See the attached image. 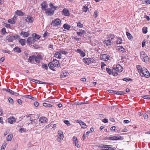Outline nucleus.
<instances>
[{"label": "nucleus", "mask_w": 150, "mask_h": 150, "mask_svg": "<svg viewBox=\"0 0 150 150\" xmlns=\"http://www.w3.org/2000/svg\"><path fill=\"white\" fill-rule=\"evenodd\" d=\"M50 8L47 9L45 11L46 14L48 16H51L54 13L55 10L57 8V6H54L52 3H50L49 4Z\"/></svg>", "instance_id": "nucleus-1"}, {"label": "nucleus", "mask_w": 150, "mask_h": 150, "mask_svg": "<svg viewBox=\"0 0 150 150\" xmlns=\"http://www.w3.org/2000/svg\"><path fill=\"white\" fill-rule=\"evenodd\" d=\"M112 146L110 145L101 144L97 146L100 149L103 150H115L116 148L115 147H111Z\"/></svg>", "instance_id": "nucleus-2"}, {"label": "nucleus", "mask_w": 150, "mask_h": 150, "mask_svg": "<svg viewBox=\"0 0 150 150\" xmlns=\"http://www.w3.org/2000/svg\"><path fill=\"white\" fill-rule=\"evenodd\" d=\"M61 21L58 18L52 21L51 24V27L52 29H56L57 27L59 26L60 24Z\"/></svg>", "instance_id": "nucleus-3"}, {"label": "nucleus", "mask_w": 150, "mask_h": 150, "mask_svg": "<svg viewBox=\"0 0 150 150\" xmlns=\"http://www.w3.org/2000/svg\"><path fill=\"white\" fill-rule=\"evenodd\" d=\"M140 58L143 61L145 62H147L149 61V57L144 52L141 51L140 52Z\"/></svg>", "instance_id": "nucleus-4"}, {"label": "nucleus", "mask_w": 150, "mask_h": 150, "mask_svg": "<svg viewBox=\"0 0 150 150\" xmlns=\"http://www.w3.org/2000/svg\"><path fill=\"white\" fill-rule=\"evenodd\" d=\"M140 74L142 77L144 76L146 78H149L150 76L149 72L145 67H143L142 68V72Z\"/></svg>", "instance_id": "nucleus-5"}, {"label": "nucleus", "mask_w": 150, "mask_h": 150, "mask_svg": "<svg viewBox=\"0 0 150 150\" xmlns=\"http://www.w3.org/2000/svg\"><path fill=\"white\" fill-rule=\"evenodd\" d=\"M66 51L64 50H60L59 52H56L54 54V57L56 58L59 59H61L62 57V54H65Z\"/></svg>", "instance_id": "nucleus-6"}, {"label": "nucleus", "mask_w": 150, "mask_h": 150, "mask_svg": "<svg viewBox=\"0 0 150 150\" xmlns=\"http://www.w3.org/2000/svg\"><path fill=\"white\" fill-rule=\"evenodd\" d=\"M36 40L35 38L32 36L28 38L27 40V42L29 45H30L34 44Z\"/></svg>", "instance_id": "nucleus-7"}, {"label": "nucleus", "mask_w": 150, "mask_h": 150, "mask_svg": "<svg viewBox=\"0 0 150 150\" xmlns=\"http://www.w3.org/2000/svg\"><path fill=\"white\" fill-rule=\"evenodd\" d=\"M100 57L101 60L106 61L109 59L110 56L107 54H103L100 55Z\"/></svg>", "instance_id": "nucleus-8"}, {"label": "nucleus", "mask_w": 150, "mask_h": 150, "mask_svg": "<svg viewBox=\"0 0 150 150\" xmlns=\"http://www.w3.org/2000/svg\"><path fill=\"white\" fill-rule=\"evenodd\" d=\"M58 141H60L63 139L64 137L62 131L59 130L58 131Z\"/></svg>", "instance_id": "nucleus-9"}, {"label": "nucleus", "mask_w": 150, "mask_h": 150, "mask_svg": "<svg viewBox=\"0 0 150 150\" xmlns=\"http://www.w3.org/2000/svg\"><path fill=\"white\" fill-rule=\"evenodd\" d=\"M92 59L91 58H85L83 59V62L86 64L89 65L91 63Z\"/></svg>", "instance_id": "nucleus-10"}, {"label": "nucleus", "mask_w": 150, "mask_h": 150, "mask_svg": "<svg viewBox=\"0 0 150 150\" xmlns=\"http://www.w3.org/2000/svg\"><path fill=\"white\" fill-rule=\"evenodd\" d=\"M73 143L75 145V146L77 148H79L80 146L78 144V141L77 137L75 136H74L73 138Z\"/></svg>", "instance_id": "nucleus-11"}, {"label": "nucleus", "mask_w": 150, "mask_h": 150, "mask_svg": "<svg viewBox=\"0 0 150 150\" xmlns=\"http://www.w3.org/2000/svg\"><path fill=\"white\" fill-rule=\"evenodd\" d=\"M47 119L45 117H42L39 119V122L42 123H45L47 122Z\"/></svg>", "instance_id": "nucleus-12"}, {"label": "nucleus", "mask_w": 150, "mask_h": 150, "mask_svg": "<svg viewBox=\"0 0 150 150\" xmlns=\"http://www.w3.org/2000/svg\"><path fill=\"white\" fill-rule=\"evenodd\" d=\"M25 20L26 22L28 23H32L33 22L34 19L33 17L30 16H27V17H25Z\"/></svg>", "instance_id": "nucleus-13"}, {"label": "nucleus", "mask_w": 150, "mask_h": 150, "mask_svg": "<svg viewBox=\"0 0 150 150\" xmlns=\"http://www.w3.org/2000/svg\"><path fill=\"white\" fill-rule=\"evenodd\" d=\"M112 42V41L110 39L105 40L103 41V43L105 45L107 46H108L111 45Z\"/></svg>", "instance_id": "nucleus-14"}, {"label": "nucleus", "mask_w": 150, "mask_h": 150, "mask_svg": "<svg viewBox=\"0 0 150 150\" xmlns=\"http://www.w3.org/2000/svg\"><path fill=\"white\" fill-rule=\"evenodd\" d=\"M35 55H32L29 57L28 59V62L32 64H34L35 63Z\"/></svg>", "instance_id": "nucleus-15"}, {"label": "nucleus", "mask_w": 150, "mask_h": 150, "mask_svg": "<svg viewBox=\"0 0 150 150\" xmlns=\"http://www.w3.org/2000/svg\"><path fill=\"white\" fill-rule=\"evenodd\" d=\"M52 62V65L54 66V67H57L59 66V61L56 59H54Z\"/></svg>", "instance_id": "nucleus-16"}, {"label": "nucleus", "mask_w": 150, "mask_h": 150, "mask_svg": "<svg viewBox=\"0 0 150 150\" xmlns=\"http://www.w3.org/2000/svg\"><path fill=\"white\" fill-rule=\"evenodd\" d=\"M8 122L10 124H12L16 121V119L13 117H10L8 119Z\"/></svg>", "instance_id": "nucleus-17"}, {"label": "nucleus", "mask_w": 150, "mask_h": 150, "mask_svg": "<svg viewBox=\"0 0 150 150\" xmlns=\"http://www.w3.org/2000/svg\"><path fill=\"white\" fill-rule=\"evenodd\" d=\"M121 137L120 136H114L111 137V140L115 141L119 140L121 139Z\"/></svg>", "instance_id": "nucleus-18"}, {"label": "nucleus", "mask_w": 150, "mask_h": 150, "mask_svg": "<svg viewBox=\"0 0 150 150\" xmlns=\"http://www.w3.org/2000/svg\"><path fill=\"white\" fill-rule=\"evenodd\" d=\"M41 6L42 9L45 11L47 9L46 8L47 7V2L45 1L41 4Z\"/></svg>", "instance_id": "nucleus-19"}, {"label": "nucleus", "mask_w": 150, "mask_h": 150, "mask_svg": "<svg viewBox=\"0 0 150 150\" xmlns=\"http://www.w3.org/2000/svg\"><path fill=\"white\" fill-rule=\"evenodd\" d=\"M20 35H21L23 36V38H26L30 34L27 32L21 31V32Z\"/></svg>", "instance_id": "nucleus-20"}, {"label": "nucleus", "mask_w": 150, "mask_h": 150, "mask_svg": "<svg viewBox=\"0 0 150 150\" xmlns=\"http://www.w3.org/2000/svg\"><path fill=\"white\" fill-rule=\"evenodd\" d=\"M112 74L114 76H116L118 75V71L115 67L113 68L112 69Z\"/></svg>", "instance_id": "nucleus-21"}, {"label": "nucleus", "mask_w": 150, "mask_h": 150, "mask_svg": "<svg viewBox=\"0 0 150 150\" xmlns=\"http://www.w3.org/2000/svg\"><path fill=\"white\" fill-rule=\"evenodd\" d=\"M88 6V4H85L83 6L82 10L83 12H86L89 10Z\"/></svg>", "instance_id": "nucleus-22"}, {"label": "nucleus", "mask_w": 150, "mask_h": 150, "mask_svg": "<svg viewBox=\"0 0 150 150\" xmlns=\"http://www.w3.org/2000/svg\"><path fill=\"white\" fill-rule=\"evenodd\" d=\"M115 67L119 73L123 71L122 67L120 64L117 65Z\"/></svg>", "instance_id": "nucleus-23"}, {"label": "nucleus", "mask_w": 150, "mask_h": 150, "mask_svg": "<svg viewBox=\"0 0 150 150\" xmlns=\"http://www.w3.org/2000/svg\"><path fill=\"white\" fill-rule=\"evenodd\" d=\"M30 120L32 122L29 123L28 124V125H29L31 127L32 126H33V125H35L36 122H37V120L34 119L33 120V119H32V120Z\"/></svg>", "instance_id": "nucleus-24"}, {"label": "nucleus", "mask_w": 150, "mask_h": 150, "mask_svg": "<svg viewBox=\"0 0 150 150\" xmlns=\"http://www.w3.org/2000/svg\"><path fill=\"white\" fill-rule=\"evenodd\" d=\"M39 121H38L37 120V122H36V124H35V125H33V126H32V128H39L41 126V124L39 123Z\"/></svg>", "instance_id": "nucleus-25"}, {"label": "nucleus", "mask_w": 150, "mask_h": 150, "mask_svg": "<svg viewBox=\"0 0 150 150\" xmlns=\"http://www.w3.org/2000/svg\"><path fill=\"white\" fill-rule=\"evenodd\" d=\"M16 14L18 16H23L24 15L25 13L20 10H17L16 11Z\"/></svg>", "instance_id": "nucleus-26"}, {"label": "nucleus", "mask_w": 150, "mask_h": 150, "mask_svg": "<svg viewBox=\"0 0 150 150\" xmlns=\"http://www.w3.org/2000/svg\"><path fill=\"white\" fill-rule=\"evenodd\" d=\"M6 39L8 41V42H12L14 40V38L13 36L9 35L7 37Z\"/></svg>", "instance_id": "nucleus-27"}, {"label": "nucleus", "mask_w": 150, "mask_h": 150, "mask_svg": "<svg viewBox=\"0 0 150 150\" xmlns=\"http://www.w3.org/2000/svg\"><path fill=\"white\" fill-rule=\"evenodd\" d=\"M118 51L120 52L124 53L126 52V50L122 46L119 47L117 49Z\"/></svg>", "instance_id": "nucleus-28"}, {"label": "nucleus", "mask_w": 150, "mask_h": 150, "mask_svg": "<svg viewBox=\"0 0 150 150\" xmlns=\"http://www.w3.org/2000/svg\"><path fill=\"white\" fill-rule=\"evenodd\" d=\"M114 93L117 95H124L126 94L124 91H115Z\"/></svg>", "instance_id": "nucleus-29"}, {"label": "nucleus", "mask_w": 150, "mask_h": 150, "mask_svg": "<svg viewBox=\"0 0 150 150\" xmlns=\"http://www.w3.org/2000/svg\"><path fill=\"white\" fill-rule=\"evenodd\" d=\"M41 58V55L35 56V62L37 63H39Z\"/></svg>", "instance_id": "nucleus-30"}, {"label": "nucleus", "mask_w": 150, "mask_h": 150, "mask_svg": "<svg viewBox=\"0 0 150 150\" xmlns=\"http://www.w3.org/2000/svg\"><path fill=\"white\" fill-rule=\"evenodd\" d=\"M14 18L15 16H14L12 19H8V23L12 24L15 23L16 21H15Z\"/></svg>", "instance_id": "nucleus-31"}, {"label": "nucleus", "mask_w": 150, "mask_h": 150, "mask_svg": "<svg viewBox=\"0 0 150 150\" xmlns=\"http://www.w3.org/2000/svg\"><path fill=\"white\" fill-rule=\"evenodd\" d=\"M52 64V62L48 64V66L49 68L52 70L55 71V68H54V66H53Z\"/></svg>", "instance_id": "nucleus-32"}, {"label": "nucleus", "mask_w": 150, "mask_h": 150, "mask_svg": "<svg viewBox=\"0 0 150 150\" xmlns=\"http://www.w3.org/2000/svg\"><path fill=\"white\" fill-rule=\"evenodd\" d=\"M25 97L27 98L32 99L33 100H36V98H35L29 95H26L25 96Z\"/></svg>", "instance_id": "nucleus-33"}, {"label": "nucleus", "mask_w": 150, "mask_h": 150, "mask_svg": "<svg viewBox=\"0 0 150 150\" xmlns=\"http://www.w3.org/2000/svg\"><path fill=\"white\" fill-rule=\"evenodd\" d=\"M19 42L22 46L24 45H25V40L24 39H21L19 40Z\"/></svg>", "instance_id": "nucleus-34"}, {"label": "nucleus", "mask_w": 150, "mask_h": 150, "mask_svg": "<svg viewBox=\"0 0 150 150\" xmlns=\"http://www.w3.org/2000/svg\"><path fill=\"white\" fill-rule=\"evenodd\" d=\"M137 68L140 74L141 72H142V68L141 66L139 65H137Z\"/></svg>", "instance_id": "nucleus-35"}, {"label": "nucleus", "mask_w": 150, "mask_h": 150, "mask_svg": "<svg viewBox=\"0 0 150 150\" xmlns=\"http://www.w3.org/2000/svg\"><path fill=\"white\" fill-rule=\"evenodd\" d=\"M13 50L14 51H15L18 53H20L21 52V49L17 47L14 48L13 49Z\"/></svg>", "instance_id": "nucleus-36"}, {"label": "nucleus", "mask_w": 150, "mask_h": 150, "mask_svg": "<svg viewBox=\"0 0 150 150\" xmlns=\"http://www.w3.org/2000/svg\"><path fill=\"white\" fill-rule=\"evenodd\" d=\"M85 32V31L84 30H83L81 31L78 32L77 33V34L78 35L80 36H82L83 35L84 33Z\"/></svg>", "instance_id": "nucleus-37"}, {"label": "nucleus", "mask_w": 150, "mask_h": 150, "mask_svg": "<svg viewBox=\"0 0 150 150\" xmlns=\"http://www.w3.org/2000/svg\"><path fill=\"white\" fill-rule=\"evenodd\" d=\"M115 37L114 35L113 34H112L108 35V38L109 39H110L112 40Z\"/></svg>", "instance_id": "nucleus-38"}, {"label": "nucleus", "mask_w": 150, "mask_h": 150, "mask_svg": "<svg viewBox=\"0 0 150 150\" xmlns=\"http://www.w3.org/2000/svg\"><path fill=\"white\" fill-rule=\"evenodd\" d=\"M32 36L33 37L35 38L36 39H39L40 38V37L38 35H37L35 33H33L32 34Z\"/></svg>", "instance_id": "nucleus-39"}, {"label": "nucleus", "mask_w": 150, "mask_h": 150, "mask_svg": "<svg viewBox=\"0 0 150 150\" xmlns=\"http://www.w3.org/2000/svg\"><path fill=\"white\" fill-rule=\"evenodd\" d=\"M126 35L127 36V38L131 40L132 38H133L132 35L128 32H126Z\"/></svg>", "instance_id": "nucleus-40"}, {"label": "nucleus", "mask_w": 150, "mask_h": 150, "mask_svg": "<svg viewBox=\"0 0 150 150\" xmlns=\"http://www.w3.org/2000/svg\"><path fill=\"white\" fill-rule=\"evenodd\" d=\"M142 4H150V0H143Z\"/></svg>", "instance_id": "nucleus-41"}, {"label": "nucleus", "mask_w": 150, "mask_h": 150, "mask_svg": "<svg viewBox=\"0 0 150 150\" xmlns=\"http://www.w3.org/2000/svg\"><path fill=\"white\" fill-rule=\"evenodd\" d=\"M13 137V135L12 134H10L7 136L6 138L7 140L10 141L11 140Z\"/></svg>", "instance_id": "nucleus-42"}, {"label": "nucleus", "mask_w": 150, "mask_h": 150, "mask_svg": "<svg viewBox=\"0 0 150 150\" xmlns=\"http://www.w3.org/2000/svg\"><path fill=\"white\" fill-rule=\"evenodd\" d=\"M122 40L121 38H118L117 41V44H121L122 42Z\"/></svg>", "instance_id": "nucleus-43"}, {"label": "nucleus", "mask_w": 150, "mask_h": 150, "mask_svg": "<svg viewBox=\"0 0 150 150\" xmlns=\"http://www.w3.org/2000/svg\"><path fill=\"white\" fill-rule=\"evenodd\" d=\"M142 32L143 33H146L147 32V28L146 27H144L142 28Z\"/></svg>", "instance_id": "nucleus-44"}, {"label": "nucleus", "mask_w": 150, "mask_h": 150, "mask_svg": "<svg viewBox=\"0 0 150 150\" xmlns=\"http://www.w3.org/2000/svg\"><path fill=\"white\" fill-rule=\"evenodd\" d=\"M107 72L110 75L112 73V70L108 68H106V69Z\"/></svg>", "instance_id": "nucleus-45"}, {"label": "nucleus", "mask_w": 150, "mask_h": 150, "mask_svg": "<svg viewBox=\"0 0 150 150\" xmlns=\"http://www.w3.org/2000/svg\"><path fill=\"white\" fill-rule=\"evenodd\" d=\"M80 125L82 128H83L84 129L86 128L87 127L86 124L83 122H82V123H81V125Z\"/></svg>", "instance_id": "nucleus-46"}, {"label": "nucleus", "mask_w": 150, "mask_h": 150, "mask_svg": "<svg viewBox=\"0 0 150 150\" xmlns=\"http://www.w3.org/2000/svg\"><path fill=\"white\" fill-rule=\"evenodd\" d=\"M98 10H96L94 12L93 14V16L94 17L96 18L98 16Z\"/></svg>", "instance_id": "nucleus-47"}, {"label": "nucleus", "mask_w": 150, "mask_h": 150, "mask_svg": "<svg viewBox=\"0 0 150 150\" xmlns=\"http://www.w3.org/2000/svg\"><path fill=\"white\" fill-rule=\"evenodd\" d=\"M77 26L79 28H82L83 27V25L81 24L80 22L77 23Z\"/></svg>", "instance_id": "nucleus-48"}, {"label": "nucleus", "mask_w": 150, "mask_h": 150, "mask_svg": "<svg viewBox=\"0 0 150 150\" xmlns=\"http://www.w3.org/2000/svg\"><path fill=\"white\" fill-rule=\"evenodd\" d=\"M36 83H39V84H47L48 83L43 82L40 81L38 80H37Z\"/></svg>", "instance_id": "nucleus-49"}, {"label": "nucleus", "mask_w": 150, "mask_h": 150, "mask_svg": "<svg viewBox=\"0 0 150 150\" xmlns=\"http://www.w3.org/2000/svg\"><path fill=\"white\" fill-rule=\"evenodd\" d=\"M65 71H63L62 74L60 75V77L62 78H63L64 77L66 76Z\"/></svg>", "instance_id": "nucleus-50"}, {"label": "nucleus", "mask_w": 150, "mask_h": 150, "mask_svg": "<svg viewBox=\"0 0 150 150\" xmlns=\"http://www.w3.org/2000/svg\"><path fill=\"white\" fill-rule=\"evenodd\" d=\"M42 67L43 68L45 69L46 70H47L48 69L47 65L46 64H42Z\"/></svg>", "instance_id": "nucleus-51"}, {"label": "nucleus", "mask_w": 150, "mask_h": 150, "mask_svg": "<svg viewBox=\"0 0 150 150\" xmlns=\"http://www.w3.org/2000/svg\"><path fill=\"white\" fill-rule=\"evenodd\" d=\"M141 97L142 98L145 99H150V97L148 96V95L143 96Z\"/></svg>", "instance_id": "nucleus-52"}, {"label": "nucleus", "mask_w": 150, "mask_h": 150, "mask_svg": "<svg viewBox=\"0 0 150 150\" xmlns=\"http://www.w3.org/2000/svg\"><path fill=\"white\" fill-rule=\"evenodd\" d=\"M123 81H132V79L130 78L127 79V78H124L123 79Z\"/></svg>", "instance_id": "nucleus-53"}, {"label": "nucleus", "mask_w": 150, "mask_h": 150, "mask_svg": "<svg viewBox=\"0 0 150 150\" xmlns=\"http://www.w3.org/2000/svg\"><path fill=\"white\" fill-rule=\"evenodd\" d=\"M1 31L3 34H5L6 33V28H2L1 30Z\"/></svg>", "instance_id": "nucleus-54"}, {"label": "nucleus", "mask_w": 150, "mask_h": 150, "mask_svg": "<svg viewBox=\"0 0 150 150\" xmlns=\"http://www.w3.org/2000/svg\"><path fill=\"white\" fill-rule=\"evenodd\" d=\"M101 68H102V69L103 70V67H104L106 65V64L103 62H102L101 63Z\"/></svg>", "instance_id": "nucleus-55"}, {"label": "nucleus", "mask_w": 150, "mask_h": 150, "mask_svg": "<svg viewBox=\"0 0 150 150\" xmlns=\"http://www.w3.org/2000/svg\"><path fill=\"white\" fill-rule=\"evenodd\" d=\"M71 28L70 25L66 24V30H69Z\"/></svg>", "instance_id": "nucleus-56"}, {"label": "nucleus", "mask_w": 150, "mask_h": 150, "mask_svg": "<svg viewBox=\"0 0 150 150\" xmlns=\"http://www.w3.org/2000/svg\"><path fill=\"white\" fill-rule=\"evenodd\" d=\"M8 100L9 102L11 103H13V100L11 98H9L8 99Z\"/></svg>", "instance_id": "nucleus-57"}, {"label": "nucleus", "mask_w": 150, "mask_h": 150, "mask_svg": "<svg viewBox=\"0 0 150 150\" xmlns=\"http://www.w3.org/2000/svg\"><path fill=\"white\" fill-rule=\"evenodd\" d=\"M62 13L63 15L66 16V9L65 8L63 9L62 11Z\"/></svg>", "instance_id": "nucleus-58"}, {"label": "nucleus", "mask_w": 150, "mask_h": 150, "mask_svg": "<svg viewBox=\"0 0 150 150\" xmlns=\"http://www.w3.org/2000/svg\"><path fill=\"white\" fill-rule=\"evenodd\" d=\"M6 143H4L2 145L1 148L4 149L6 147Z\"/></svg>", "instance_id": "nucleus-59"}, {"label": "nucleus", "mask_w": 150, "mask_h": 150, "mask_svg": "<svg viewBox=\"0 0 150 150\" xmlns=\"http://www.w3.org/2000/svg\"><path fill=\"white\" fill-rule=\"evenodd\" d=\"M34 105L35 107H38L39 105V103L38 102H37V101H35V102H34Z\"/></svg>", "instance_id": "nucleus-60"}, {"label": "nucleus", "mask_w": 150, "mask_h": 150, "mask_svg": "<svg viewBox=\"0 0 150 150\" xmlns=\"http://www.w3.org/2000/svg\"><path fill=\"white\" fill-rule=\"evenodd\" d=\"M80 54L81 56L83 57H84L85 56V53L83 51L81 52V53Z\"/></svg>", "instance_id": "nucleus-61"}, {"label": "nucleus", "mask_w": 150, "mask_h": 150, "mask_svg": "<svg viewBox=\"0 0 150 150\" xmlns=\"http://www.w3.org/2000/svg\"><path fill=\"white\" fill-rule=\"evenodd\" d=\"M102 122H104L105 123H107V122H108V119H106V118L103 119V120H102Z\"/></svg>", "instance_id": "nucleus-62"}, {"label": "nucleus", "mask_w": 150, "mask_h": 150, "mask_svg": "<svg viewBox=\"0 0 150 150\" xmlns=\"http://www.w3.org/2000/svg\"><path fill=\"white\" fill-rule=\"evenodd\" d=\"M144 119H146L148 117V115L147 114L145 113L144 115Z\"/></svg>", "instance_id": "nucleus-63"}, {"label": "nucleus", "mask_w": 150, "mask_h": 150, "mask_svg": "<svg viewBox=\"0 0 150 150\" xmlns=\"http://www.w3.org/2000/svg\"><path fill=\"white\" fill-rule=\"evenodd\" d=\"M76 122L77 123H79L80 125H81V123H82V122H83L81 120H77L76 121Z\"/></svg>", "instance_id": "nucleus-64"}]
</instances>
